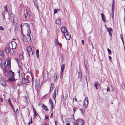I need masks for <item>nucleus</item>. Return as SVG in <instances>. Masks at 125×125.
Instances as JSON below:
<instances>
[{
	"label": "nucleus",
	"mask_w": 125,
	"mask_h": 125,
	"mask_svg": "<svg viewBox=\"0 0 125 125\" xmlns=\"http://www.w3.org/2000/svg\"><path fill=\"white\" fill-rule=\"evenodd\" d=\"M31 33V31L29 29H28L27 31L26 35L23 34V40L28 42H32V40L31 39L30 37V34Z\"/></svg>",
	"instance_id": "obj_1"
},
{
	"label": "nucleus",
	"mask_w": 125,
	"mask_h": 125,
	"mask_svg": "<svg viewBox=\"0 0 125 125\" xmlns=\"http://www.w3.org/2000/svg\"><path fill=\"white\" fill-rule=\"evenodd\" d=\"M31 12L28 8L24 10V15L25 19H29L30 17Z\"/></svg>",
	"instance_id": "obj_2"
},
{
	"label": "nucleus",
	"mask_w": 125,
	"mask_h": 125,
	"mask_svg": "<svg viewBox=\"0 0 125 125\" xmlns=\"http://www.w3.org/2000/svg\"><path fill=\"white\" fill-rule=\"evenodd\" d=\"M5 52L7 53H10V54H12L14 53V51H13V49H11L10 47L9 46L8 47H7L5 48L4 49Z\"/></svg>",
	"instance_id": "obj_3"
},
{
	"label": "nucleus",
	"mask_w": 125,
	"mask_h": 125,
	"mask_svg": "<svg viewBox=\"0 0 125 125\" xmlns=\"http://www.w3.org/2000/svg\"><path fill=\"white\" fill-rule=\"evenodd\" d=\"M31 46L28 47L27 50L29 57L32 56L33 54V52Z\"/></svg>",
	"instance_id": "obj_4"
},
{
	"label": "nucleus",
	"mask_w": 125,
	"mask_h": 125,
	"mask_svg": "<svg viewBox=\"0 0 125 125\" xmlns=\"http://www.w3.org/2000/svg\"><path fill=\"white\" fill-rule=\"evenodd\" d=\"M0 83L3 87H5L6 83L4 80L2 78V76L0 74Z\"/></svg>",
	"instance_id": "obj_5"
},
{
	"label": "nucleus",
	"mask_w": 125,
	"mask_h": 125,
	"mask_svg": "<svg viewBox=\"0 0 125 125\" xmlns=\"http://www.w3.org/2000/svg\"><path fill=\"white\" fill-rule=\"evenodd\" d=\"M88 98L87 97H86L84 100L83 105L84 107L86 108L88 106Z\"/></svg>",
	"instance_id": "obj_6"
},
{
	"label": "nucleus",
	"mask_w": 125,
	"mask_h": 125,
	"mask_svg": "<svg viewBox=\"0 0 125 125\" xmlns=\"http://www.w3.org/2000/svg\"><path fill=\"white\" fill-rule=\"evenodd\" d=\"M63 35L67 40H69L71 38V35L69 34L68 31L64 33Z\"/></svg>",
	"instance_id": "obj_7"
},
{
	"label": "nucleus",
	"mask_w": 125,
	"mask_h": 125,
	"mask_svg": "<svg viewBox=\"0 0 125 125\" xmlns=\"http://www.w3.org/2000/svg\"><path fill=\"white\" fill-rule=\"evenodd\" d=\"M76 122L78 125H84V122L83 120L81 119H78L76 121Z\"/></svg>",
	"instance_id": "obj_8"
},
{
	"label": "nucleus",
	"mask_w": 125,
	"mask_h": 125,
	"mask_svg": "<svg viewBox=\"0 0 125 125\" xmlns=\"http://www.w3.org/2000/svg\"><path fill=\"white\" fill-rule=\"evenodd\" d=\"M40 85V82L38 80H37L36 81V84H35V89L37 91H38L39 90V85Z\"/></svg>",
	"instance_id": "obj_9"
},
{
	"label": "nucleus",
	"mask_w": 125,
	"mask_h": 125,
	"mask_svg": "<svg viewBox=\"0 0 125 125\" xmlns=\"http://www.w3.org/2000/svg\"><path fill=\"white\" fill-rule=\"evenodd\" d=\"M2 64V62H0V66L1 67V68H2V69L4 70V73H8V72L7 71L6 69V66H5L4 67H3V66Z\"/></svg>",
	"instance_id": "obj_10"
},
{
	"label": "nucleus",
	"mask_w": 125,
	"mask_h": 125,
	"mask_svg": "<svg viewBox=\"0 0 125 125\" xmlns=\"http://www.w3.org/2000/svg\"><path fill=\"white\" fill-rule=\"evenodd\" d=\"M11 59L10 58H8V59H7L6 61V62H7V64H6V66L7 67H10V68L11 67Z\"/></svg>",
	"instance_id": "obj_11"
},
{
	"label": "nucleus",
	"mask_w": 125,
	"mask_h": 125,
	"mask_svg": "<svg viewBox=\"0 0 125 125\" xmlns=\"http://www.w3.org/2000/svg\"><path fill=\"white\" fill-rule=\"evenodd\" d=\"M61 30L62 32L64 33H65V32L68 31L67 29L64 26H62L61 27Z\"/></svg>",
	"instance_id": "obj_12"
},
{
	"label": "nucleus",
	"mask_w": 125,
	"mask_h": 125,
	"mask_svg": "<svg viewBox=\"0 0 125 125\" xmlns=\"http://www.w3.org/2000/svg\"><path fill=\"white\" fill-rule=\"evenodd\" d=\"M22 82L23 83H29V81L28 79L25 78H24L22 79Z\"/></svg>",
	"instance_id": "obj_13"
},
{
	"label": "nucleus",
	"mask_w": 125,
	"mask_h": 125,
	"mask_svg": "<svg viewBox=\"0 0 125 125\" xmlns=\"http://www.w3.org/2000/svg\"><path fill=\"white\" fill-rule=\"evenodd\" d=\"M10 75V77L14 78V73L11 70H10L9 71Z\"/></svg>",
	"instance_id": "obj_14"
},
{
	"label": "nucleus",
	"mask_w": 125,
	"mask_h": 125,
	"mask_svg": "<svg viewBox=\"0 0 125 125\" xmlns=\"http://www.w3.org/2000/svg\"><path fill=\"white\" fill-rule=\"evenodd\" d=\"M15 80L14 78L9 77L7 80V82H13Z\"/></svg>",
	"instance_id": "obj_15"
},
{
	"label": "nucleus",
	"mask_w": 125,
	"mask_h": 125,
	"mask_svg": "<svg viewBox=\"0 0 125 125\" xmlns=\"http://www.w3.org/2000/svg\"><path fill=\"white\" fill-rule=\"evenodd\" d=\"M101 15L102 20L104 22H106V18L105 17V16L102 13L101 14Z\"/></svg>",
	"instance_id": "obj_16"
},
{
	"label": "nucleus",
	"mask_w": 125,
	"mask_h": 125,
	"mask_svg": "<svg viewBox=\"0 0 125 125\" xmlns=\"http://www.w3.org/2000/svg\"><path fill=\"white\" fill-rule=\"evenodd\" d=\"M82 74L81 71L79 72H78V78L81 81L82 79Z\"/></svg>",
	"instance_id": "obj_17"
},
{
	"label": "nucleus",
	"mask_w": 125,
	"mask_h": 125,
	"mask_svg": "<svg viewBox=\"0 0 125 125\" xmlns=\"http://www.w3.org/2000/svg\"><path fill=\"white\" fill-rule=\"evenodd\" d=\"M34 4V6L38 10V4L37 3V1H33Z\"/></svg>",
	"instance_id": "obj_18"
},
{
	"label": "nucleus",
	"mask_w": 125,
	"mask_h": 125,
	"mask_svg": "<svg viewBox=\"0 0 125 125\" xmlns=\"http://www.w3.org/2000/svg\"><path fill=\"white\" fill-rule=\"evenodd\" d=\"M14 17L13 16H11L10 17H9V20L10 21L12 22H14Z\"/></svg>",
	"instance_id": "obj_19"
},
{
	"label": "nucleus",
	"mask_w": 125,
	"mask_h": 125,
	"mask_svg": "<svg viewBox=\"0 0 125 125\" xmlns=\"http://www.w3.org/2000/svg\"><path fill=\"white\" fill-rule=\"evenodd\" d=\"M95 84V88H96V89H97L98 88V84L99 83L97 82V81L95 82L94 83Z\"/></svg>",
	"instance_id": "obj_20"
},
{
	"label": "nucleus",
	"mask_w": 125,
	"mask_h": 125,
	"mask_svg": "<svg viewBox=\"0 0 125 125\" xmlns=\"http://www.w3.org/2000/svg\"><path fill=\"white\" fill-rule=\"evenodd\" d=\"M57 91V90L56 89H55L54 90V91L53 94V98L55 99L56 97V92Z\"/></svg>",
	"instance_id": "obj_21"
},
{
	"label": "nucleus",
	"mask_w": 125,
	"mask_h": 125,
	"mask_svg": "<svg viewBox=\"0 0 125 125\" xmlns=\"http://www.w3.org/2000/svg\"><path fill=\"white\" fill-rule=\"evenodd\" d=\"M42 108L45 110L46 111L48 110V109L47 107V106L44 104H43L42 106Z\"/></svg>",
	"instance_id": "obj_22"
},
{
	"label": "nucleus",
	"mask_w": 125,
	"mask_h": 125,
	"mask_svg": "<svg viewBox=\"0 0 125 125\" xmlns=\"http://www.w3.org/2000/svg\"><path fill=\"white\" fill-rule=\"evenodd\" d=\"M65 65L64 64H62V65L61 67V72H63L64 68Z\"/></svg>",
	"instance_id": "obj_23"
},
{
	"label": "nucleus",
	"mask_w": 125,
	"mask_h": 125,
	"mask_svg": "<svg viewBox=\"0 0 125 125\" xmlns=\"http://www.w3.org/2000/svg\"><path fill=\"white\" fill-rule=\"evenodd\" d=\"M58 76V74L57 73H55L54 74L53 78L54 79V80L55 81H56V80L57 79Z\"/></svg>",
	"instance_id": "obj_24"
},
{
	"label": "nucleus",
	"mask_w": 125,
	"mask_h": 125,
	"mask_svg": "<svg viewBox=\"0 0 125 125\" xmlns=\"http://www.w3.org/2000/svg\"><path fill=\"white\" fill-rule=\"evenodd\" d=\"M23 26H25L26 27L28 28V29H29V25L28 23H24L23 24Z\"/></svg>",
	"instance_id": "obj_25"
},
{
	"label": "nucleus",
	"mask_w": 125,
	"mask_h": 125,
	"mask_svg": "<svg viewBox=\"0 0 125 125\" xmlns=\"http://www.w3.org/2000/svg\"><path fill=\"white\" fill-rule=\"evenodd\" d=\"M107 30L109 32H110V31H112L113 30L112 28H108L106 27Z\"/></svg>",
	"instance_id": "obj_26"
},
{
	"label": "nucleus",
	"mask_w": 125,
	"mask_h": 125,
	"mask_svg": "<svg viewBox=\"0 0 125 125\" xmlns=\"http://www.w3.org/2000/svg\"><path fill=\"white\" fill-rule=\"evenodd\" d=\"M61 21L60 19H58L56 21V23L57 24H59L61 23Z\"/></svg>",
	"instance_id": "obj_27"
},
{
	"label": "nucleus",
	"mask_w": 125,
	"mask_h": 125,
	"mask_svg": "<svg viewBox=\"0 0 125 125\" xmlns=\"http://www.w3.org/2000/svg\"><path fill=\"white\" fill-rule=\"evenodd\" d=\"M115 10L114 9V8L113 7V3L112 4V13L111 14H114V11Z\"/></svg>",
	"instance_id": "obj_28"
},
{
	"label": "nucleus",
	"mask_w": 125,
	"mask_h": 125,
	"mask_svg": "<svg viewBox=\"0 0 125 125\" xmlns=\"http://www.w3.org/2000/svg\"><path fill=\"white\" fill-rule=\"evenodd\" d=\"M19 67L21 68V62L20 61H19L18 62H17Z\"/></svg>",
	"instance_id": "obj_29"
},
{
	"label": "nucleus",
	"mask_w": 125,
	"mask_h": 125,
	"mask_svg": "<svg viewBox=\"0 0 125 125\" xmlns=\"http://www.w3.org/2000/svg\"><path fill=\"white\" fill-rule=\"evenodd\" d=\"M54 86V85L52 83L51 84V86L50 88V92H51V90H53V87Z\"/></svg>",
	"instance_id": "obj_30"
},
{
	"label": "nucleus",
	"mask_w": 125,
	"mask_h": 125,
	"mask_svg": "<svg viewBox=\"0 0 125 125\" xmlns=\"http://www.w3.org/2000/svg\"><path fill=\"white\" fill-rule=\"evenodd\" d=\"M54 41L55 44L58 45V44H59V42L58 39H55L54 40Z\"/></svg>",
	"instance_id": "obj_31"
},
{
	"label": "nucleus",
	"mask_w": 125,
	"mask_h": 125,
	"mask_svg": "<svg viewBox=\"0 0 125 125\" xmlns=\"http://www.w3.org/2000/svg\"><path fill=\"white\" fill-rule=\"evenodd\" d=\"M4 55L3 52L2 50H0V56H3Z\"/></svg>",
	"instance_id": "obj_32"
},
{
	"label": "nucleus",
	"mask_w": 125,
	"mask_h": 125,
	"mask_svg": "<svg viewBox=\"0 0 125 125\" xmlns=\"http://www.w3.org/2000/svg\"><path fill=\"white\" fill-rule=\"evenodd\" d=\"M25 74L24 72L22 73L21 74V77L22 79L24 78Z\"/></svg>",
	"instance_id": "obj_33"
},
{
	"label": "nucleus",
	"mask_w": 125,
	"mask_h": 125,
	"mask_svg": "<svg viewBox=\"0 0 125 125\" xmlns=\"http://www.w3.org/2000/svg\"><path fill=\"white\" fill-rule=\"evenodd\" d=\"M85 79L87 82V81H89L90 80L89 77L88 76H86Z\"/></svg>",
	"instance_id": "obj_34"
},
{
	"label": "nucleus",
	"mask_w": 125,
	"mask_h": 125,
	"mask_svg": "<svg viewBox=\"0 0 125 125\" xmlns=\"http://www.w3.org/2000/svg\"><path fill=\"white\" fill-rule=\"evenodd\" d=\"M107 50L108 52L109 53L110 55H111L112 53V52L108 48L107 49Z\"/></svg>",
	"instance_id": "obj_35"
},
{
	"label": "nucleus",
	"mask_w": 125,
	"mask_h": 125,
	"mask_svg": "<svg viewBox=\"0 0 125 125\" xmlns=\"http://www.w3.org/2000/svg\"><path fill=\"white\" fill-rule=\"evenodd\" d=\"M8 101L10 105H12V103H11V101L10 100V98H9L8 99Z\"/></svg>",
	"instance_id": "obj_36"
},
{
	"label": "nucleus",
	"mask_w": 125,
	"mask_h": 125,
	"mask_svg": "<svg viewBox=\"0 0 125 125\" xmlns=\"http://www.w3.org/2000/svg\"><path fill=\"white\" fill-rule=\"evenodd\" d=\"M20 58L21 59H22L23 58V56L22 54H20L19 55Z\"/></svg>",
	"instance_id": "obj_37"
},
{
	"label": "nucleus",
	"mask_w": 125,
	"mask_h": 125,
	"mask_svg": "<svg viewBox=\"0 0 125 125\" xmlns=\"http://www.w3.org/2000/svg\"><path fill=\"white\" fill-rule=\"evenodd\" d=\"M58 10V9H55L54 10V13L55 14L57 12V11Z\"/></svg>",
	"instance_id": "obj_38"
},
{
	"label": "nucleus",
	"mask_w": 125,
	"mask_h": 125,
	"mask_svg": "<svg viewBox=\"0 0 125 125\" xmlns=\"http://www.w3.org/2000/svg\"><path fill=\"white\" fill-rule=\"evenodd\" d=\"M4 74L7 77H9V74L8 73H4Z\"/></svg>",
	"instance_id": "obj_39"
},
{
	"label": "nucleus",
	"mask_w": 125,
	"mask_h": 125,
	"mask_svg": "<svg viewBox=\"0 0 125 125\" xmlns=\"http://www.w3.org/2000/svg\"><path fill=\"white\" fill-rule=\"evenodd\" d=\"M31 121L29 122L28 123V125H30V124H31L32 123V117H31Z\"/></svg>",
	"instance_id": "obj_40"
},
{
	"label": "nucleus",
	"mask_w": 125,
	"mask_h": 125,
	"mask_svg": "<svg viewBox=\"0 0 125 125\" xmlns=\"http://www.w3.org/2000/svg\"><path fill=\"white\" fill-rule=\"evenodd\" d=\"M4 8L5 9V10L6 11V12H7L8 11V10L7 9V5L4 6Z\"/></svg>",
	"instance_id": "obj_41"
},
{
	"label": "nucleus",
	"mask_w": 125,
	"mask_h": 125,
	"mask_svg": "<svg viewBox=\"0 0 125 125\" xmlns=\"http://www.w3.org/2000/svg\"><path fill=\"white\" fill-rule=\"evenodd\" d=\"M48 119V121H49V119L48 116L45 115V119Z\"/></svg>",
	"instance_id": "obj_42"
},
{
	"label": "nucleus",
	"mask_w": 125,
	"mask_h": 125,
	"mask_svg": "<svg viewBox=\"0 0 125 125\" xmlns=\"http://www.w3.org/2000/svg\"><path fill=\"white\" fill-rule=\"evenodd\" d=\"M34 115L35 116H37V113L36 111H35V112H34Z\"/></svg>",
	"instance_id": "obj_43"
},
{
	"label": "nucleus",
	"mask_w": 125,
	"mask_h": 125,
	"mask_svg": "<svg viewBox=\"0 0 125 125\" xmlns=\"http://www.w3.org/2000/svg\"><path fill=\"white\" fill-rule=\"evenodd\" d=\"M23 25V24L22 23L20 25V27H21V30L22 32V26H23V25Z\"/></svg>",
	"instance_id": "obj_44"
},
{
	"label": "nucleus",
	"mask_w": 125,
	"mask_h": 125,
	"mask_svg": "<svg viewBox=\"0 0 125 125\" xmlns=\"http://www.w3.org/2000/svg\"><path fill=\"white\" fill-rule=\"evenodd\" d=\"M39 51L38 50H37L36 51V54H39Z\"/></svg>",
	"instance_id": "obj_45"
},
{
	"label": "nucleus",
	"mask_w": 125,
	"mask_h": 125,
	"mask_svg": "<svg viewBox=\"0 0 125 125\" xmlns=\"http://www.w3.org/2000/svg\"><path fill=\"white\" fill-rule=\"evenodd\" d=\"M109 59L110 61H111L112 59V57L110 56H108Z\"/></svg>",
	"instance_id": "obj_46"
},
{
	"label": "nucleus",
	"mask_w": 125,
	"mask_h": 125,
	"mask_svg": "<svg viewBox=\"0 0 125 125\" xmlns=\"http://www.w3.org/2000/svg\"><path fill=\"white\" fill-rule=\"evenodd\" d=\"M0 30H4L2 26L0 27Z\"/></svg>",
	"instance_id": "obj_47"
},
{
	"label": "nucleus",
	"mask_w": 125,
	"mask_h": 125,
	"mask_svg": "<svg viewBox=\"0 0 125 125\" xmlns=\"http://www.w3.org/2000/svg\"><path fill=\"white\" fill-rule=\"evenodd\" d=\"M63 75V72H61V74H60V78H62V76Z\"/></svg>",
	"instance_id": "obj_48"
},
{
	"label": "nucleus",
	"mask_w": 125,
	"mask_h": 125,
	"mask_svg": "<svg viewBox=\"0 0 125 125\" xmlns=\"http://www.w3.org/2000/svg\"><path fill=\"white\" fill-rule=\"evenodd\" d=\"M109 32V35L110 36H111V37H112V34L111 32Z\"/></svg>",
	"instance_id": "obj_49"
},
{
	"label": "nucleus",
	"mask_w": 125,
	"mask_h": 125,
	"mask_svg": "<svg viewBox=\"0 0 125 125\" xmlns=\"http://www.w3.org/2000/svg\"><path fill=\"white\" fill-rule=\"evenodd\" d=\"M73 109L74 112H74L76 111V108L75 107H74L73 108Z\"/></svg>",
	"instance_id": "obj_50"
},
{
	"label": "nucleus",
	"mask_w": 125,
	"mask_h": 125,
	"mask_svg": "<svg viewBox=\"0 0 125 125\" xmlns=\"http://www.w3.org/2000/svg\"><path fill=\"white\" fill-rule=\"evenodd\" d=\"M49 102L50 103H53L51 99H49Z\"/></svg>",
	"instance_id": "obj_51"
},
{
	"label": "nucleus",
	"mask_w": 125,
	"mask_h": 125,
	"mask_svg": "<svg viewBox=\"0 0 125 125\" xmlns=\"http://www.w3.org/2000/svg\"><path fill=\"white\" fill-rule=\"evenodd\" d=\"M15 60L17 62L20 61L19 59H15Z\"/></svg>",
	"instance_id": "obj_52"
},
{
	"label": "nucleus",
	"mask_w": 125,
	"mask_h": 125,
	"mask_svg": "<svg viewBox=\"0 0 125 125\" xmlns=\"http://www.w3.org/2000/svg\"><path fill=\"white\" fill-rule=\"evenodd\" d=\"M82 44L83 45H84V42L83 40H82Z\"/></svg>",
	"instance_id": "obj_53"
},
{
	"label": "nucleus",
	"mask_w": 125,
	"mask_h": 125,
	"mask_svg": "<svg viewBox=\"0 0 125 125\" xmlns=\"http://www.w3.org/2000/svg\"><path fill=\"white\" fill-rule=\"evenodd\" d=\"M58 45H59L60 46V47H61L62 46V44L61 43H59V44H58Z\"/></svg>",
	"instance_id": "obj_54"
},
{
	"label": "nucleus",
	"mask_w": 125,
	"mask_h": 125,
	"mask_svg": "<svg viewBox=\"0 0 125 125\" xmlns=\"http://www.w3.org/2000/svg\"><path fill=\"white\" fill-rule=\"evenodd\" d=\"M52 116H53V113H51V116H50V117L51 118H52Z\"/></svg>",
	"instance_id": "obj_55"
},
{
	"label": "nucleus",
	"mask_w": 125,
	"mask_h": 125,
	"mask_svg": "<svg viewBox=\"0 0 125 125\" xmlns=\"http://www.w3.org/2000/svg\"><path fill=\"white\" fill-rule=\"evenodd\" d=\"M73 125H78V124L77 123H74Z\"/></svg>",
	"instance_id": "obj_56"
},
{
	"label": "nucleus",
	"mask_w": 125,
	"mask_h": 125,
	"mask_svg": "<svg viewBox=\"0 0 125 125\" xmlns=\"http://www.w3.org/2000/svg\"><path fill=\"white\" fill-rule=\"evenodd\" d=\"M107 90V92H109V91H110L109 88H108Z\"/></svg>",
	"instance_id": "obj_57"
},
{
	"label": "nucleus",
	"mask_w": 125,
	"mask_h": 125,
	"mask_svg": "<svg viewBox=\"0 0 125 125\" xmlns=\"http://www.w3.org/2000/svg\"><path fill=\"white\" fill-rule=\"evenodd\" d=\"M51 104V106H53V103H50Z\"/></svg>",
	"instance_id": "obj_58"
},
{
	"label": "nucleus",
	"mask_w": 125,
	"mask_h": 125,
	"mask_svg": "<svg viewBox=\"0 0 125 125\" xmlns=\"http://www.w3.org/2000/svg\"><path fill=\"white\" fill-rule=\"evenodd\" d=\"M80 111H81V112L82 113V114L83 115V111H82V109H80Z\"/></svg>",
	"instance_id": "obj_59"
},
{
	"label": "nucleus",
	"mask_w": 125,
	"mask_h": 125,
	"mask_svg": "<svg viewBox=\"0 0 125 125\" xmlns=\"http://www.w3.org/2000/svg\"><path fill=\"white\" fill-rule=\"evenodd\" d=\"M3 65L5 66V65H6V62H4V63H3Z\"/></svg>",
	"instance_id": "obj_60"
},
{
	"label": "nucleus",
	"mask_w": 125,
	"mask_h": 125,
	"mask_svg": "<svg viewBox=\"0 0 125 125\" xmlns=\"http://www.w3.org/2000/svg\"><path fill=\"white\" fill-rule=\"evenodd\" d=\"M10 106H11L12 107V109L15 112V111L14 110V108H13V107L12 105H10Z\"/></svg>",
	"instance_id": "obj_61"
},
{
	"label": "nucleus",
	"mask_w": 125,
	"mask_h": 125,
	"mask_svg": "<svg viewBox=\"0 0 125 125\" xmlns=\"http://www.w3.org/2000/svg\"><path fill=\"white\" fill-rule=\"evenodd\" d=\"M111 15H112V17L113 19L114 14H111Z\"/></svg>",
	"instance_id": "obj_62"
},
{
	"label": "nucleus",
	"mask_w": 125,
	"mask_h": 125,
	"mask_svg": "<svg viewBox=\"0 0 125 125\" xmlns=\"http://www.w3.org/2000/svg\"><path fill=\"white\" fill-rule=\"evenodd\" d=\"M55 125H57V121H55Z\"/></svg>",
	"instance_id": "obj_63"
},
{
	"label": "nucleus",
	"mask_w": 125,
	"mask_h": 125,
	"mask_svg": "<svg viewBox=\"0 0 125 125\" xmlns=\"http://www.w3.org/2000/svg\"><path fill=\"white\" fill-rule=\"evenodd\" d=\"M70 125V124L69 123H67L66 124V125Z\"/></svg>",
	"instance_id": "obj_64"
}]
</instances>
